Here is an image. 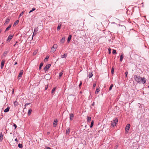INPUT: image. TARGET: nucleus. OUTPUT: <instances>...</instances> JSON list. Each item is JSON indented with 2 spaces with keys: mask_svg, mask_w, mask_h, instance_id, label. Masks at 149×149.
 Returning a JSON list of instances; mask_svg holds the SVG:
<instances>
[{
  "mask_svg": "<svg viewBox=\"0 0 149 149\" xmlns=\"http://www.w3.org/2000/svg\"><path fill=\"white\" fill-rule=\"evenodd\" d=\"M118 122V118L115 117L112 121H111V126L112 127L115 126Z\"/></svg>",
  "mask_w": 149,
  "mask_h": 149,
  "instance_id": "f257e3e1",
  "label": "nucleus"
},
{
  "mask_svg": "<svg viewBox=\"0 0 149 149\" xmlns=\"http://www.w3.org/2000/svg\"><path fill=\"white\" fill-rule=\"evenodd\" d=\"M134 78L135 79V80L139 83L141 82V77L139 76H138L137 75H135L134 76Z\"/></svg>",
  "mask_w": 149,
  "mask_h": 149,
  "instance_id": "f03ea898",
  "label": "nucleus"
},
{
  "mask_svg": "<svg viewBox=\"0 0 149 149\" xmlns=\"http://www.w3.org/2000/svg\"><path fill=\"white\" fill-rule=\"evenodd\" d=\"M119 26H120L119 29L122 31H123L124 30L126 29V27L124 25H121L119 24Z\"/></svg>",
  "mask_w": 149,
  "mask_h": 149,
  "instance_id": "7ed1b4c3",
  "label": "nucleus"
},
{
  "mask_svg": "<svg viewBox=\"0 0 149 149\" xmlns=\"http://www.w3.org/2000/svg\"><path fill=\"white\" fill-rule=\"evenodd\" d=\"M130 124H127L125 128V132H127L129 130L130 128Z\"/></svg>",
  "mask_w": 149,
  "mask_h": 149,
  "instance_id": "20e7f679",
  "label": "nucleus"
},
{
  "mask_svg": "<svg viewBox=\"0 0 149 149\" xmlns=\"http://www.w3.org/2000/svg\"><path fill=\"white\" fill-rule=\"evenodd\" d=\"M38 31V28L37 27L35 28L34 29V32L33 33V35L32 36V39H33V37L34 35H35L37 33V32Z\"/></svg>",
  "mask_w": 149,
  "mask_h": 149,
  "instance_id": "39448f33",
  "label": "nucleus"
},
{
  "mask_svg": "<svg viewBox=\"0 0 149 149\" xmlns=\"http://www.w3.org/2000/svg\"><path fill=\"white\" fill-rule=\"evenodd\" d=\"M51 66V64H49L47 65H46L45 67L44 68V70L45 71H47L48 70V69H49L50 67Z\"/></svg>",
  "mask_w": 149,
  "mask_h": 149,
  "instance_id": "423d86ee",
  "label": "nucleus"
},
{
  "mask_svg": "<svg viewBox=\"0 0 149 149\" xmlns=\"http://www.w3.org/2000/svg\"><path fill=\"white\" fill-rule=\"evenodd\" d=\"M13 36V35H9L6 41H8L9 42L11 40Z\"/></svg>",
  "mask_w": 149,
  "mask_h": 149,
  "instance_id": "0eeeda50",
  "label": "nucleus"
},
{
  "mask_svg": "<svg viewBox=\"0 0 149 149\" xmlns=\"http://www.w3.org/2000/svg\"><path fill=\"white\" fill-rule=\"evenodd\" d=\"M5 61H6L4 59H3L2 60L1 65V69H2L3 68V67L4 66Z\"/></svg>",
  "mask_w": 149,
  "mask_h": 149,
  "instance_id": "6e6552de",
  "label": "nucleus"
},
{
  "mask_svg": "<svg viewBox=\"0 0 149 149\" xmlns=\"http://www.w3.org/2000/svg\"><path fill=\"white\" fill-rule=\"evenodd\" d=\"M141 81L142 83L143 84L145 83L146 82V79L144 77H143L141 78Z\"/></svg>",
  "mask_w": 149,
  "mask_h": 149,
  "instance_id": "1a4fd4ad",
  "label": "nucleus"
},
{
  "mask_svg": "<svg viewBox=\"0 0 149 149\" xmlns=\"http://www.w3.org/2000/svg\"><path fill=\"white\" fill-rule=\"evenodd\" d=\"M70 120H72L73 119L74 116L73 114V113H70Z\"/></svg>",
  "mask_w": 149,
  "mask_h": 149,
  "instance_id": "9d476101",
  "label": "nucleus"
},
{
  "mask_svg": "<svg viewBox=\"0 0 149 149\" xmlns=\"http://www.w3.org/2000/svg\"><path fill=\"white\" fill-rule=\"evenodd\" d=\"M70 129L69 127H68V128H67L66 130V134L67 135H68L70 133Z\"/></svg>",
  "mask_w": 149,
  "mask_h": 149,
  "instance_id": "9b49d317",
  "label": "nucleus"
},
{
  "mask_svg": "<svg viewBox=\"0 0 149 149\" xmlns=\"http://www.w3.org/2000/svg\"><path fill=\"white\" fill-rule=\"evenodd\" d=\"M23 73V70H22L20 71L18 76V78L19 77H22Z\"/></svg>",
  "mask_w": 149,
  "mask_h": 149,
  "instance_id": "f8f14e48",
  "label": "nucleus"
},
{
  "mask_svg": "<svg viewBox=\"0 0 149 149\" xmlns=\"http://www.w3.org/2000/svg\"><path fill=\"white\" fill-rule=\"evenodd\" d=\"M3 138V136L2 133H0V141H1Z\"/></svg>",
  "mask_w": 149,
  "mask_h": 149,
  "instance_id": "ddd939ff",
  "label": "nucleus"
},
{
  "mask_svg": "<svg viewBox=\"0 0 149 149\" xmlns=\"http://www.w3.org/2000/svg\"><path fill=\"white\" fill-rule=\"evenodd\" d=\"M10 109V107H8L6 109L4 110V112L5 113L7 112H8Z\"/></svg>",
  "mask_w": 149,
  "mask_h": 149,
  "instance_id": "4468645a",
  "label": "nucleus"
},
{
  "mask_svg": "<svg viewBox=\"0 0 149 149\" xmlns=\"http://www.w3.org/2000/svg\"><path fill=\"white\" fill-rule=\"evenodd\" d=\"M65 37H63L62 38V39L60 40V42L62 43H63L65 41Z\"/></svg>",
  "mask_w": 149,
  "mask_h": 149,
  "instance_id": "2eb2a0df",
  "label": "nucleus"
},
{
  "mask_svg": "<svg viewBox=\"0 0 149 149\" xmlns=\"http://www.w3.org/2000/svg\"><path fill=\"white\" fill-rule=\"evenodd\" d=\"M123 54H121L120 56V62H121L123 60Z\"/></svg>",
  "mask_w": 149,
  "mask_h": 149,
  "instance_id": "dca6fc26",
  "label": "nucleus"
},
{
  "mask_svg": "<svg viewBox=\"0 0 149 149\" xmlns=\"http://www.w3.org/2000/svg\"><path fill=\"white\" fill-rule=\"evenodd\" d=\"M52 47V48L56 50V49L57 47V45L56 44H54Z\"/></svg>",
  "mask_w": 149,
  "mask_h": 149,
  "instance_id": "f3484780",
  "label": "nucleus"
},
{
  "mask_svg": "<svg viewBox=\"0 0 149 149\" xmlns=\"http://www.w3.org/2000/svg\"><path fill=\"white\" fill-rule=\"evenodd\" d=\"M10 18L8 17L7 18L5 21V23L4 24H6V23H8L9 22V21L10 20Z\"/></svg>",
  "mask_w": 149,
  "mask_h": 149,
  "instance_id": "a211bd4d",
  "label": "nucleus"
},
{
  "mask_svg": "<svg viewBox=\"0 0 149 149\" xmlns=\"http://www.w3.org/2000/svg\"><path fill=\"white\" fill-rule=\"evenodd\" d=\"M93 75L92 72H90L89 74L88 77L89 78H91Z\"/></svg>",
  "mask_w": 149,
  "mask_h": 149,
  "instance_id": "6ab92c4d",
  "label": "nucleus"
},
{
  "mask_svg": "<svg viewBox=\"0 0 149 149\" xmlns=\"http://www.w3.org/2000/svg\"><path fill=\"white\" fill-rule=\"evenodd\" d=\"M19 21L18 20H17L14 23L13 25V26H15L18 23H19Z\"/></svg>",
  "mask_w": 149,
  "mask_h": 149,
  "instance_id": "aec40b11",
  "label": "nucleus"
},
{
  "mask_svg": "<svg viewBox=\"0 0 149 149\" xmlns=\"http://www.w3.org/2000/svg\"><path fill=\"white\" fill-rule=\"evenodd\" d=\"M72 38V36L69 35L68 39L67 41L69 42L71 40Z\"/></svg>",
  "mask_w": 149,
  "mask_h": 149,
  "instance_id": "412c9836",
  "label": "nucleus"
},
{
  "mask_svg": "<svg viewBox=\"0 0 149 149\" xmlns=\"http://www.w3.org/2000/svg\"><path fill=\"white\" fill-rule=\"evenodd\" d=\"M57 121H55V120H54L53 124V126L55 127L57 125Z\"/></svg>",
  "mask_w": 149,
  "mask_h": 149,
  "instance_id": "4be33fe9",
  "label": "nucleus"
},
{
  "mask_svg": "<svg viewBox=\"0 0 149 149\" xmlns=\"http://www.w3.org/2000/svg\"><path fill=\"white\" fill-rule=\"evenodd\" d=\"M43 63H41L40 65V66H39V70H40L41 69V67L43 65Z\"/></svg>",
  "mask_w": 149,
  "mask_h": 149,
  "instance_id": "5701e85b",
  "label": "nucleus"
},
{
  "mask_svg": "<svg viewBox=\"0 0 149 149\" xmlns=\"http://www.w3.org/2000/svg\"><path fill=\"white\" fill-rule=\"evenodd\" d=\"M32 110L31 109H29V110L28 111V115H29L31 114V112H32Z\"/></svg>",
  "mask_w": 149,
  "mask_h": 149,
  "instance_id": "b1692460",
  "label": "nucleus"
},
{
  "mask_svg": "<svg viewBox=\"0 0 149 149\" xmlns=\"http://www.w3.org/2000/svg\"><path fill=\"white\" fill-rule=\"evenodd\" d=\"M49 58V56H46L45 58L44 59V62H47L48 61V59Z\"/></svg>",
  "mask_w": 149,
  "mask_h": 149,
  "instance_id": "393cba45",
  "label": "nucleus"
},
{
  "mask_svg": "<svg viewBox=\"0 0 149 149\" xmlns=\"http://www.w3.org/2000/svg\"><path fill=\"white\" fill-rule=\"evenodd\" d=\"M91 120V117H87V122L88 123L90 122Z\"/></svg>",
  "mask_w": 149,
  "mask_h": 149,
  "instance_id": "a878e982",
  "label": "nucleus"
},
{
  "mask_svg": "<svg viewBox=\"0 0 149 149\" xmlns=\"http://www.w3.org/2000/svg\"><path fill=\"white\" fill-rule=\"evenodd\" d=\"M94 121L92 120L91 122V125L90 126V127L91 128L93 126V124H94Z\"/></svg>",
  "mask_w": 149,
  "mask_h": 149,
  "instance_id": "bb28decb",
  "label": "nucleus"
},
{
  "mask_svg": "<svg viewBox=\"0 0 149 149\" xmlns=\"http://www.w3.org/2000/svg\"><path fill=\"white\" fill-rule=\"evenodd\" d=\"M11 25H9L6 29L5 31H8L11 27Z\"/></svg>",
  "mask_w": 149,
  "mask_h": 149,
  "instance_id": "cd10ccee",
  "label": "nucleus"
},
{
  "mask_svg": "<svg viewBox=\"0 0 149 149\" xmlns=\"http://www.w3.org/2000/svg\"><path fill=\"white\" fill-rule=\"evenodd\" d=\"M99 91H100V90L98 88H97V89H96V91L95 92V94H97L99 92Z\"/></svg>",
  "mask_w": 149,
  "mask_h": 149,
  "instance_id": "c85d7f7f",
  "label": "nucleus"
},
{
  "mask_svg": "<svg viewBox=\"0 0 149 149\" xmlns=\"http://www.w3.org/2000/svg\"><path fill=\"white\" fill-rule=\"evenodd\" d=\"M18 147L20 148H22L23 147V145L22 144H19L18 145Z\"/></svg>",
  "mask_w": 149,
  "mask_h": 149,
  "instance_id": "c756f323",
  "label": "nucleus"
},
{
  "mask_svg": "<svg viewBox=\"0 0 149 149\" xmlns=\"http://www.w3.org/2000/svg\"><path fill=\"white\" fill-rule=\"evenodd\" d=\"M56 87H54V88L53 89H52V91H51V93L52 94L53 93H54V91H55V90H56Z\"/></svg>",
  "mask_w": 149,
  "mask_h": 149,
  "instance_id": "7c9ffc66",
  "label": "nucleus"
},
{
  "mask_svg": "<svg viewBox=\"0 0 149 149\" xmlns=\"http://www.w3.org/2000/svg\"><path fill=\"white\" fill-rule=\"evenodd\" d=\"M63 74V73H62V72H61L59 73V76H58V77H59V78H60V77H61L62 76Z\"/></svg>",
  "mask_w": 149,
  "mask_h": 149,
  "instance_id": "2f4dec72",
  "label": "nucleus"
},
{
  "mask_svg": "<svg viewBox=\"0 0 149 149\" xmlns=\"http://www.w3.org/2000/svg\"><path fill=\"white\" fill-rule=\"evenodd\" d=\"M113 86V84H111L110 85V86L109 87V91H111V89H112V88Z\"/></svg>",
  "mask_w": 149,
  "mask_h": 149,
  "instance_id": "473e14b6",
  "label": "nucleus"
},
{
  "mask_svg": "<svg viewBox=\"0 0 149 149\" xmlns=\"http://www.w3.org/2000/svg\"><path fill=\"white\" fill-rule=\"evenodd\" d=\"M56 50H55V49H54L53 48H52V49H51V53H53Z\"/></svg>",
  "mask_w": 149,
  "mask_h": 149,
  "instance_id": "72a5a7b5",
  "label": "nucleus"
},
{
  "mask_svg": "<svg viewBox=\"0 0 149 149\" xmlns=\"http://www.w3.org/2000/svg\"><path fill=\"white\" fill-rule=\"evenodd\" d=\"M112 54H116V50L115 49H113V52H112Z\"/></svg>",
  "mask_w": 149,
  "mask_h": 149,
  "instance_id": "f704fd0d",
  "label": "nucleus"
},
{
  "mask_svg": "<svg viewBox=\"0 0 149 149\" xmlns=\"http://www.w3.org/2000/svg\"><path fill=\"white\" fill-rule=\"evenodd\" d=\"M114 69L113 68H112L111 70V73L112 74H113L114 72Z\"/></svg>",
  "mask_w": 149,
  "mask_h": 149,
  "instance_id": "c9c22d12",
  "label": "nucleus"
},
{
  "mask_svg": "<svg viewBox=\"0 0 149 149\" xmlns=\"http://www.w3.org/2000/svg\"><path fill=\"white\" fill-rule=\"evenodd\" d=\"M24 12H25V11L24 10L23 11H22V12L20 13V14L19 16V17H21L22 15H23V14L24 13Z\"/></svg>",
  "mask_w": 149,
  "mask_h": 149,
  "instance_id": "e433bc0d",
  "label": "nucleus"
},
{
  "mask_svg": "<svg viewBox=\"0 0 149 149\" xmlns=\"http://www.w3.org/2000/svg\"><path fill=\"white\" fill-rule=\"evenodd\" d=\"M67 56V54H65L64 55H62V58H65Z\"/></svg>",
  "mask_w": 149,
  "mask_h": 149,
  "instance_id": "4c0bfd02",
  "label": "nucleus"
},
{
  "mask_svg": "<svg viewBox=\"0 0 149 149\" xmlns=\"http://www.w3.org/2000/svg\"><path fill=\"white\" fill-rule=\"evenodd\" d=\"M61 25H58L57 27V30L58 31H59L60 29H61Z\"/></svg>",
  "mask_w": 149,
  "mask_h": 149,
  "instance_id": "58836bf2",
  "label": "nucleus"
},
{
  "mask_svg": "<svg viewBox=\"0 0 149 149\" xmlns=\"http://www.w3.org/2000/svg\"><path fill=\"white\" fill-rule=\"evenodd\" d=\"M30 104V103H27L25 105H24L25 107H24V109H25L26 108V106Z\"/></svg>",
  "mask_w": 149,
  "mask_h": 149,
  "instance_id": "ea45409f",
  "label": "nucleus"
},
{
  "mask_svg": "<svg viewBox=\"0 0 149 149\" xmlns=\"http://www.w3.org/2000/svg\"><path fill=\"white\" fill-rule=\"evenodd\" d=\"M128 74V72L127 71H126V72H125V77H127V75Z\"/></svg>",
  "mask_w": 149,
  "mask_h": 149,
  "instance_id": "a19ab883",
  "label": "nucleus"
},
{
  "mask_svg": "<svg viewBox=\"0 0 149 149\" xmlns=\"http://www.w3.org/2000/svg\"><path fill=\"white\" fill-rule=\"evenodd\" d=\"M108 51H109V54H110L111 53V49L110 48H109L108 49Z\"/></svg>",
  "mask_w": 149,
  "mask_h": 149,
  "instance_id": "79ce46f5",
  "label": "nucleus"
},
{
  "mask_svg": "<svg viewBox=\"0 0 149 149\" xmlns=\"http://www.w3.org/2000/svg\"><path fill=\"white\" fill-rule=\"evenodd\" d=\"M7 53H8V52H6V51L4 53H3V56H5V55H6L7 54Z\"/></svg>",
  "mask_w": 149,
  "mask_h": 149,
  "instance_id": "37998d69",
  "label": "nucleus"
},
{
  "mask_svg": "<svg viewBox=\"0 0 149 149\" xmlns=\"http://www.w3.org/2000/svg\"><path fill=\"white\" fill-rule=\"evenodd\" d=\"M96 82H94L93 84V88L95 87L96 86Z\"/></svg>",
  "mask_w": 149,
  "mask_h": 149,
  "instance_id": "c03bdc74",
  "label": "nucleus"
},
{
  "mask_svg": "<svg viewBox=\"0 0 149 149\" xmlns=\"http://www.w3.org/2000/svg\"><path fill=\"white\" fill-rule=\"evenodd\" d=\"M14 105L15 106H16L17 105V104H18V103H17V102L16 101H15L14 102Z\"/></svg>",
  "mask_w": 149,
  "mask_h": 149,
  "instance_id": "a18cd8bd",
  "label": "nucleus"
},
{
  "mask_svg": "<svg viewBox=\"0 0 149 149\" xmlns=\"http://www.w3.org/2000/svg\"><path fill=\"white\" fill-rule=\"evenodd\" d=\"M82 84V82L81 81H80V82L79 85V88H80V87L81 86Z\"/></svg>",
  "mask_w": 149,
  "mask_h": 149,
  "instance_id": "49530a36",
  "label": "nucleus"
},
{
  "mask_svg": "<svg viewBox=\"0 0 149 149\" xmlns=\"http://www.w3.org/2000/svg\"><path fill=\"white\" fill-rule=\"evenodd\" d=\"M13 126L14 127H15V129H16V128L17 127V126L16 125V124H14L13 125Z\"/></svg>",
  "mask_w": 149,
  "mask_h": 149,
  "instance_id": "de8ad7c7",
  "label": "nucleus"
},
{
  "mask_svg": "<svg viewBox=\"0 0 149 149\" xmlns=\"http://www.w3.org/2000/svg\"><path fill=\"white\" fill-rule=\"evenodd\" d=\"M48 87V85H47V86H45V89L46 90L47 89Z\"/></svg>",
  "mask_w": 149,
  "mask_h": 149,
  "instance_id": "09e8293b",
  "label": "nucleus"
},
{
  "mask_svg": "<svg viewBox=\"0 0 149 149\" xmlns=\"http://www.w3.org/2000/svg\"><path fill=\"white\" fill-rule=\"evenodd\" d=\"M36 10V8H32V11H33Z\"/></svg>",
  "mask_w": 149,
  "mask_h": 149,
  "instance_id": "8fccbe9b",
  "label": "nucleus"
},
{
  "mask_svg": "<svg viewBox=\"0 0 149 149\" xmlns=\"http://www.w3.org/2000/svg\"><path fill=\"white\" fill-rule=\"evenodd\" d=\"M36 52H34L33 53V55H36Z\"/></svg>",
  "mask_w": 149,
  "mask_h": 149,
  "instance_id": "3c124183",
  "label": "nucleus"
},
{
  "mask_svg": "<svg viewBox=\"0 0 149 149\" xmlns=\"http://www.w3.org/2000/svg\"><path fill=\"white\" fill-rule=\"evenodd\" d=\"M15 141H17V142H18V140H17V138H16L15 139Z\"/></svg>",
  "mask_w": 149,
  "mask_h": 149,
  "instance_id": "603ef678",
  "label": "nucleus"
},
{
  "mask_svg": "<svg viewBox=\"0 0 149 149\" xmlns=\"http://www.w3.org/2000/svg\"><path fill=\"white\" fill-rule=\"evenodd\" d=\"M94 104H95V102H93V103L92 104V106H94Z\"/></svg>",
  "mask_w": 149,
  "mask_h": 149,
  "instance_id": "864d4df0",
  "label": "nucleus"
},
{
  "mask_svg": "<svg viewBox=\"0 0 149 149\" xmlns=\"http://www.w3.org/2000/svg\"><path fill=\"white\" fill-rule=\"evenodd\" d=\"M50 133L49 132H48L47 133V135H49L50 134Z\"/></svg>",
  "mask_w": 149,
  "mask_h": 149,
  "instance_id": "5fc2aeb1",
  "label": "nucleus"
},
{
  "mask_svg": "<svg viewBox=\"0 0 149 149\" xmlns=\"http://www.w3.org/2000/svg\"><path fill=\"white\" fill-rule=\"evenodd\" d=\"M33 11H32V10H31L30 11H29V13H31V12H32Z\"/></svg>",
  "mask_w": 149,
  "mask_h": 149,
  "instance_id": "6e6d98bb",
  "label": "nucleus"
},
{
  "mask_svg": "<svg viewBox=\"0 0 149 149\" xmlns=\"http://www.w3.org/2000/svg\"><path fill=\"white\" fill-rule=\"evenodd\" d=\"M17 64V62H15V63L14 65H16V64Z\"/></svg>",
  "mask_w": 149,
  "mask_h": 149,
  "instance_id": "4d7b16f0",
  "label": "nucleus"
},
{
  "mask_svg": "<svg viewBox=\"0 0 149 149\" xmlns=\"http://www.w3.org/2000/svg\"><path fill=\"white\" fill-rule=\"evenodd\" d=\"M14 92V89L13 90V91H12V93H13Z\"/></svg>",
  "mask_w": 149,
  "mask_h": 149,
  "instance_id": "13d9d810",
  "label": "nucleus"
},
{
  "mask_svg": "<svg viewBox=\"0 0 149 149\" xmlns=\"http://www.w3.org/2000/svg\"><path fill=\"white\" fill-rule=\"evenodd\" d=\"M84 132H86V130H84Z\"/></svg>",
  "mask_w": 149,
  "mask_h": 149,
  "instance_id": "bf43d9fd",
  "label": "nucleus"
},
{
  "mask_svg": "<svg viewBox=\"0 0 149 149\" xmlns=\"http://www.w3.org/2000/svg\"><path fill=\"white\" fill-rule=\"evenodd\" d=\"M15 45H16V44H14V45L13 46H14V47H15Z\"/></svg>",
  "mask_w": 149,
  "mask_h": 149,
  "instance_id": "052dcab7",
  "label": "nucleus"
},
{
  "mask_svg": "<svg viewBox=\"0 0 149 149\" xmlns=\"http://www.w3.org/2000/svg\"><path fill=\"white\" fill-rule=\"evenodd\" d=\"M17 42H18L17 41L16 42V43H15L16 44V43H17Z\"/></svg>",
  "mask_w": 149,
  "mask_h": 149,
  "instance_id": "680f3d73",
  "label": "nucleus"
},
{
  "mask_svg": "<svg viewBox=\"0 0 149 149\" xmlns=\"http://www.w3.org/2000/svg\"><path fill=\"white\" fill-rule=\"evenodd\" d=\"M85 127H86V125Z\"/></svg>",
  "mask_w": 149,
  "mask_h": 149,
  "instance_id": "e2e57ef3",
  "label": "nucleus"
},
{
  "mask_svg": "<svg viewBox=\"0 0 149 149\" xmlns=\"http://www.w3.org/2000/svg\"><path fill=\"white\" fill-rule=\"evenodd\" d=\"M148 88H149V86H148Z\"/></svg>",
  "mask_w": 149,
  "mask_h": 149,
  "instance_id": "0e129e2a",
  "label": "nucleus"
},
{
  "mask_svg": "<svg viewBox=\"0 0 149 149\" xmlns=\"http://www.w3.org/2000/svg\"><path fill=\"white\" fill-rule=\"evenodd\" d=\"M1 6V5L0 4V7Z\"/></svg>",
  "mask_w": 149,
  "mask_h": 149,
  "instance_id": "69168bd1",
  "label": "nucleus"
}]
</instances>
